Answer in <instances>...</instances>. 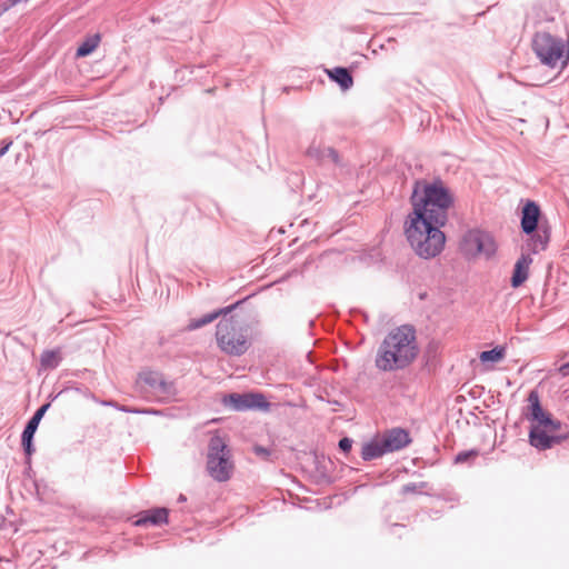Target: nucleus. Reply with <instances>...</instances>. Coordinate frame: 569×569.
I'll return each instance as SVG.
<instances>
[{
  "label": "nucleus",
  "instance_id": "nucleus-1",
  "mask_svg": "<svg viewBox=\"0 0 569 569\" xmlns=\"http://www.w3.org/2000/svg\"><path fill=\"white\" fill-rule=\"evenodd\" d=\"M410 201L412 212L408 214L409 217L446 226L448 212L455 203V198L441 179L437 178L432 181L419 179L413 183Z\"/></svg>",
  "mask_w": 569,
  "mask_h": 569
},
{
  "label": "nucleus",
  "instance_id": "nucleus-2",
  "mask_svg": "<svg viewBox=\"0 0 569 569\" xmlns=\"http://www.w3.org/2000/svg\"><path fill=\"white\" fill-rule=\"evenodd\" d=\"M419 353L416 330L403 325L391 330L380 343L375 365L380 371L390 372L407 368Z\"/></svg>",
  "mask_w": 569,
  "mask_h": 569
},
{
  "label": "nucleus",
  "instance_id": "nucleus-3",
  "mask_svg": "<svg viewBox=\"0 0 569 569\" xmlns=\"http://www.w3.org/2000/svg\"><path fill=\"white\" fill-rule=\"evenodd\" d=\"M438 226L426 219L409 217L405 223V234L415 253L422 259L439 256L446 246V234Z\"/></svg>",
  "mask_w": 569,
  "mask_h": 569
},
{
  "label": "nucleus",
  "instance_id": "nucleus-4",
  "mask_svg": "<svg viewBox=\"0 0 569 569\" xmlns=\"http://www.w3.org/2000/svg\"><path fill=\"white\" fill-rule=\"evenodd\" d=\"M532 49L542 64L550 68L566 67L569 62V41L548 32H537Z\"/></svg>",
  "mask_w": 569,
  "mask_h": 569
},
{
  "label": "nucleus",
  "instance_id": "nucleus-5",
  "mask_svg": "<svg viewBox=\"0 0 569 569\" xmlns=\"http://www.w3.org/2000/svg\"><path fill=\"white\" fill-rule=\"evenodd\" d=\"M216 339L219 348L230 356H241L249 348L246 330L233 316L221 318L217 325Z\"/></svg>",
  "mask_w": 569,
  "mask_h": 569
},
{
  "label": "nucleus",
  "instance_id": "nucleus-6",
  "mask_svg": "<svg viewBox=\"0 0 569 569\" xmlns=\"http://www.w3.org/2000/svg\"><path fill=\"white\" fill-rule=\"evenodd\" d=\"M207 471L218 482L228 481L233 472L231 452L220 436L210 438L207 453Z\"/></svg>",
  "mask_w": 569,
  "mask_h": 569
},
{
  "label": "nucleus",
  "instance_id": "nucleus-7",
  "mask_svg": "<svg viewBox=\"0 0 569 569\" xmlns=\"http://www.w3.org/2000/svg\"><path fill=\"white\" fill-rule=\"evenodd\" d=\"M460 250L468 258L485 256L491 258L497 251L493 237L481 229L466 231L460 240Z\"/></svg>",
  "mask_w": 569,
  "mask_h": 569
},
{
  "label": "nucleus",
  "instance_id": "nucleus-8",
  "mask_svg": "<svg viewBox=\"0 0 569 569\" xmlns=\"http://www.w3.org/2000/svg\"><path fill=\"white\" fill-rule=\"evenodd\" d=\"M138 381L146 383L159 401H168L176 396L173 382L167 381L158 371L143 370L139 373Z\"/></svg>",
  "mask_w": 569,
  "mask_h": 569
},
{
  "label": "nucleus",
  "instance_id": "nucleus-9",
  "mask_svg": "<svg viewBox=\"0 0 569 569\" xmlns=\"http://www.w3.org/2000/svg\"><path fill=\"white\" fill-rule=\"evenodd\" d=\"M223 403L226 406H230L236 411H244L249 409L268 410L270 407L266 397L259 392L230 393L224 397Z\"/></svg>",
  "mask_w": 569,
  "mask_h": 569
},
{
  "label": "nucleus",
  "instance_id": "nucleus-10",
  "mask_svg": "<svg viewBox=\"0 0 569 569\" xmlns=\"http://www.w3.org/2000/svg\"><path fill=\"white\" fill-rule=\"evenodd\" d=\"M49 406H50L49 403H46V405L41 406L34 412V415L30 418V420L27 422V425L24 427V430L22 431L21 443H22L23 450H24L26 456H27V463L28 465H30L31 456L36 451V448H34L33 442H32L34 433H36V431L38 429V426H39L43 415L46 413L47 409L49 408Z\"/></svg>",
  "mask_w": 569,
  "mask_h": 569
},
{
  "label": "nucleus",
  "instance_id": "nucleus-11",
  "mask_svg": "<svg viewBox=\"0 0 569 569\" xmlns=\"http://www.w3.org/2000/svg\"><path fill=\"white\" fill-rule=\"evenodd\" d=\"M569 435H556L549 436L546 430L541 429L540 426L532 427L529 431V442L532 447L538 450H547L552 448L555 445L561 443L568 439Z\"/></svg>",
  "mask_w": 569,
  "mask_h": 569
},
{
  "label": "nucleus",
  "instance_id": "nucleus-12",
  "mask_svg": "<svg viewBox=\"0 0 569 569\" xmlns=\"http://www.w3.org/2000/svg\"><path fill=\"white\" fill-rule=\"evenodd\" d=\"M540 208L535 201H528L521 212V229L526 234L533 233L539 228Z\"/></svg>",
  "mask_w": 569,
  "mask_h": 569
},
{
  "label": "nucleus",
  "instance_id": "nucleus-13",
  "mask_svg": "<svg viewBox=\"0 0 569 569\" xmlns=\"http://www.w3.org/2000/svg\"><path fill=\"white\" fill-rule=\"evenodd\" d=\"M382 441L383 447L387 449V451L393 452L407 447L410 443L411 439L408 431L401 428H395L389 430L382 437Z\"/></svg>",
  "mask_w": 569,
  "mask_h": 569
},
{
  "label": "nucleus",
  "instance_id": "nucleus-14",
  "mask_svg": "<svg viewBox=\"0 0 569 569\" xmlns=\"http://www.w3.org/2000/svg\"><path fill=\"white\" fill-rule=\"evenodd\" d=\"M168 513L167 508L149 509L139 513L133 523L137 527L160 526L168 522Z\"/></svg>",
  "mask_w": 569,
  "mask_h": 569
},
{
  "label": "nucleus",
  "instance_id": "nucleus-15",
  "mask_svg": "<svg viewBox=\"0 0 569 569\" xmlns=\"http://www.w3.org/2000/svg\"><path fill=\"white\" fill-rule=\"evenodd\" d=\"M528 239L527 247L531 253L543 251L550 240V229L547 223L541 222L539 228Z\"/></svg>",
  "mask_w": 569,
  "mask_h": 569
},
{
  "label": "nucleus",
  "instance_id": "nucleus-16",
  "mask_svg": "<svg viewBox=\"0 0 569 569\" xmlns=\"http://www.w3.org/2000/svg\"><path fill=\"white\" fill-rule=\"evenodd\" d=\"M306 154L319 163H323L326 159H330L335 164H340V157L333 148H322L321 146L312 143L306 151Z\"/></svg>",
  "mask_w": 569,
  "mask_h": 569
},
{
  "label": "nucleus",
  "instance_id": "nucleus-17",
  "mask_svg": "<svg viewBox=\"0 0 569 569\" xmlns=\"http://www.w3.org/2000/svg\"><path fill=\"white\" fill-rule=\"evenodd\" d=\"M240 305V301L231 305V306H228L226 308H221L219 310H216V311H212V312H209L198 319H192L188 326H187V329L188 330H196V329H199L208 323H211L212 321H214L217 318H219L220 316L222 317H228V315H230V312L232 310H234L237 308V306Z\"/></svg>",
  "mask_w": 569,
  "mask_h": 569
},
{
  "label": "nucleus",
  "instance_id": "nucleus-18",
  "mask_svg": "<svg viewBox=\"0 0 569 569\" xmlns=\"http://www.w3.org/2000/svg\"><path fill=\"white\" fill-rule=\"evenodd\" d=\"M532 263V258L529 254H521V257L517 260L513 269V274L511 277V287L518 288L520 287L529 276V266Z\"/></svg>",
  "mask_w": 569,
  "mask_h": 569
},
{
  "label": "nucleus",
  "instance_id": "nucleus-19",
  "mask_svg": "<svg viewBox=\"0 0 569 569\" xmlns=\"http://www.w3.org/2000/svg\"><path fill=\"white\" fill-rule=\"evenodd\" d=\"M328 77L337 82L342 90H348L352 87V76L348 69L336 67L332 70H327Z\"/></svg>",
  "mask_w": 569,
  "mask_h": 569
},
{
  "label": "nucleus",
  "instance_id": "nucleus-20",
  "mask_svg": "<svg viewBox=\"0 0 569 569\" xmlns=\"http://www.w3.org/2000/svg\"><path fill=\"white\" fill-rule=\"evenodd\" d=\"M385 453H388L387 449L383 447V441L376 440L365 443L361 449V458L365 461H370L377 458L382 457Z\"/></svg>",
  "mask_w": 569,
  "mask_h": 569
},
{
  "label": "nucleus",
  "instance_id": "nucleus-21",
  "mask_svg": "<svg viewBox=\"0 0 569 569\" xmlns=\"http://www.w3.org/2000/svg\"><path fill=\"white\" fill-rule=\"evenodd\" d=\"M529 410H530V419L537 421L538 423L543 417L547 415L540 403V396L537 390H531L528 395Z\"/></svg>",
  "mask_w": 569,
  "mask_h": 569
},
{
  "label": "nucleus",
  "instance_id": "nucleus-22",
  "mask_svg": "<svg viewBox=\"0 0 569 569\" xmlns=\"http://www.w3.org/2000/svg\"><path fill=\"white\" fill-rule=\"evenodd\" d=\"M61 362L59 350H44L40 357V365L43 369H56Z\"/></svg>",
  "mask_w": 569,
  "mask_h": 569
},
{
  "label": "nucleus",
  "instance_id": "nucleus-23",
  "mask_svg": "<svg viewBox=\"0 0 569 569\" xmlns=\"http://www.w3.org/2000/svg\"><path fill=\"white\" fill-rule=\"evenodd\" d=\"M100 36L93 34L87 38L77 49V57H87L99 46Z\"/></svg>",
  "mask_w": 569,
  "mask_h": 569
},
{
  "label": "nucleus",
  "instance_id": "nucleus-24",
  "mask_svg": "<svg viewBox=\"0 0 569 569\" xmlns=\"http://www.w3.org/2000/svg\"><path fill=\"white\" fill-rule=\"evenodd\" d=\"M505 356V349L503 348H493L490 350L482 351L479 356L480 360L482 362H497L501 360Z\"/></svg>",
  "mask_w": 569,
  "mask_h": 569
},
{
  "label": "nucleus",
  "instance_id": "nucleus-25",
  "mask_svg": "<svg viewBox=\"0 0 569 569\" xmlns=\"http://www.w3.org/2000/svg\"><path fill=\"white\" fill-rule=\"evenodd\" d=\"M252 451L263 461H273L272 450L270 448H266L260 445H254L252 447Z\"/></svg>",
  "mask_w": 569,
  "mask_h": 569
},
{
  "label": "nucleus",
  "instance_id": "nucleus-26",
  "mask_svg": "<svg viewBox=\"0 0 569 569\" xmlns=\"http://www.w3.org/2000/svg\"><path fill=\"white\" fill-rule=\"evenodd\" d=\"M540 427L543 426L549 431H556L560 429L561 422L559 420H555L550 417V415H546L542 420L538 423Z\"/></svg>",
  "mask_w": 569,
  "mask_h": 569
},
{
  "label": "nucleus",
  "instance_id": "nucleus-27",
  "mask_svg": "<svg viewBox=\"0 0 569 569\" xmlns=\"http://www.w3.org/2000/svg\"><path fill=\"white\" fill-rule=\"evenodd\" d=\"M478 456V450L471 449L467 451H461L455 457L456 463L467 462L470 458H475Z\"/></svg>",
  "mask_w": 569,
  "mask_h": 569
},
{
  "label": "nucleus",
  "instance_id": "nucleus-28",
  "mask_svg": "<svg viewBox=\"0 0 569 569\" xmlns=\"http://www.w3.org/2000/svg\"><path fill=\"white\" fill-rule=\"evenodd\" d=\"M427 486H428L427 482H420V483L410 482V483H407V485L402 486L401 492L405 493V495L406 493H413V492H417L418 489H423Z\"/></svg>",
  "mask_w": 569,
  "mask_h": 569
},
{
  "label": "nucleus",
  "instance_id": "nucleus-29",
  "mask_svg": "<svg viewBox=\"0 0 569 569\" xmlns=\"http://www.w3.org/2000/svg\"><path fill=\"white\" fill-rule=\"evenodd\" d=\"M351 447H352V440L350 438L345 437L339 440V448L341 451L348 452V451H350Z\"/></svg>",
  "mask_w": 569,
  "mask_h": 569
},
{
  "label": "nucleus",
  "instance_id": "nucleus-30",
  "mask_svg": "<svg viewBox=\"0 0 569 569\" xmlns=\"http://www.w3.org/2000/svg\"><path fill=\"white\" fill-rule=\"evenodd\" d=\"M11 144H12L11 140H9V141H6V140L0 141V157L4 156L7 153V151L9 150Z\"/></svg>",
  "mask_w": 569,
  "mask_h": 569
},
{
  "label": "nucleus",
  "instance_id": "nucleus-31",
  "mask_svg": "<svg viewBox=\"0 0 569 569\" xmlns=\"http://www.w3.org/2000/svg\"><path fill=\"white\" fill-rule=\"evenodd\" d=\"M559 373L562 377L569 376V361L559 367Z\"/></svg>",
  "mask_w": 569,
  "mask_h": 569
},
{
  "label": "nucleus",
  "instance_id": "nucleus-32",
  "mask_svg": "<svg viewBox=\"0 0 569 569\" xmlns=\"http://www.w3.org/2000/svg\"><path fill=\"white\" fill-rule=\"evenodd\" d=\"M119 410H121L123 412H138L137 410H130V409H128L126 407H121V408H119Z\"/></svg>",
  "mask_w": 569,
  "mask_h": 569
}]
</instances>
